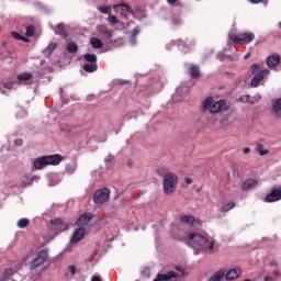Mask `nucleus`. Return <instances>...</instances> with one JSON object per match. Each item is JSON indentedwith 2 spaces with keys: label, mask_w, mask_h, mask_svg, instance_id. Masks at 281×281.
Returning <instances> with one entry per match:
<instances>
[{
  "label": "nucleus",
  "mask_w": 281,
  "mask_h": 281,
  "mask_svg": "<svg viewBox=\"0 0 281 281\" xmlns=\"http://www.w3.org/2000/svg\"><path fill=\"white\" fill-rule=\"evenodd\" d=\"M184 240L187 245H189V247H193V249H202V251H209L210 254L218 251V249L215 250L213 239L210 240L207 237L199 233H189Z\"/></svg>",
  "instance_id": "f257e3e1"
},
{
  "label": "nucleus",
  "mask_w": 281,
  "mask_h": 281,
  "mask_svg": "<svg viewBox=\"0 0 281 281\" xmlns=\"http://www.w3.org/2000/svg\"><path fill=\"white\" fill-rule=\"evenodd\" d=\"M202 111H209V113H212V115L226 113L229 111V103L223 99L215 101L213 97H209L202 102Z\"/></svg>",
  "instance_id": "f03ea898"
},
{
  "label": "nucleus",
  "mask_w": 281,
  "mask_h": 281,
  "mask_svg": "<svg viewBox=\"0 0 281 281\" xmlns=\"http://www.w3.org/2000/svg\"><path fill=\"white\" fill-rule=\"evenodd\" d=\"M64 159L65 157L60 154L43 156L34 160V168L35 170H43L45 166H58Z\"/></svg>",
  "instance_id": "7ed1b4c3"
},
{
  "label": "nucleus",
  "mask_w": 281,
  "mask_h": 281,
  "mask_svg": "<svg viewBox=\"0 0 281 281\" xmlns=\"http://www.w3.org/2000/svg\"><path fill=\"white\" fill-rule=\"evenodd\" d=\"M179 183V176L173 172H167L164 177V192L167 196H172L177 192V186Z\"/></svg>",
  "instance_id": "20e7f679"
},
{
  "label": "nucleus",
  "mask_w": 281,
  "mask_h": 281,
  "mask_svg": "<svg viewBox=\"0 0 281 281\" xmlns=\"http://www.w3.org/2000/svg\"><path fill=\"white\" fill-rule=\"evenodd\" d=\"M231 41H234L236 45H249L255 38L256 35L251 32H243L237 34L229 35Z\"/></svg>",
  "instance_id": "39448f33"
},
{
  "label": "nucleus",
  "mask_w": 281,
  "mask_h": 281,
  "mask_svg": "<svg viewBox=\"0 0 281 281\" xmlns=\"http://www.w3.org/2000/svg\"><path fill=\"white\" fill-rule=\"evenodd\" d=\"M109 199H111V189L103 188L93 193L92 201L95 205H104V203H109Z\"/></svg>",
  "instance_id": "423d86ee"
},
{
  "label": "nucleus",
  "mask_w": 281,
  "mask_h": 281,
  "mask_svg": "<svg viewBox=\"0 0 281 281\" xmlns=\"http://www.w3.org/2000/svg\"><path fill=\"white\" fill-rule=\"evenodd\" d=\"M49 258V250L43 249L41 250L36 257L31 261V269L36 270L38 267H43L45 262H47V259Z\"/></svg>",
  "instance_id": "0eeeda50"
},
{
  "label": "nucleus",
  "mask_w": 281,
  "mask_h": 281,
  "mask_svg": "<svg viewBox=\"0 0 281 281\" xmlns=\"http://www.w3.org/2000/svg\"><path fill=\"white\" fill-rule=\"evenodd\" d=\"M267 76H269V69H263L260 70L259 72H256L250 81V87H259L260 82H262V80H265V78H267Z\"/></svg>",
  "instance_id": "6e6552de"
},
{
  "label": "nucleus",
  "mask_w": 281,
  "mask_h": 281,
  "mask_svg": "<svg viewBox=\"0 0 281 281\" xmlns=\"http://www.w3.org/2000/svg\"><path fill=\"white\" fill-rule=\"evenodd\" d=\"M265 201L267 203H276V201H281V186L273 187L271 192L266 195Z\"/></svg>",
  "instance_id": "1a4fd4ad"
},
{
  "label": "nucleus",
  "mask_w": 281,
  "mask_h": 281,
  "mask_svg": "<svg viewBox=\"0 0 281 281\" xmlns=\"http://www.w3.org/2000/svg\"><path fill=\"white\" fill-rule=\"evenodd\" d=\"M271 104H272L271 114L273 115V117H277L278 120H280V117H281V98H277V99L272 100Z\"/></svg>",
  "instance_id": "9d476101"
},
{
  "label": "nucleus",
  "mask_w": 281,
  "mask_h": 281,
  "mask_svg": "<svg viewBox=\"0 0 281 281\" xmlns=\"http://www.w3.org/2000/svg\"><path fill=\"white\" fill-rule=\"evenodd\" d=\"M93 218V214L91 213H83L77 220L78 227H85V225H89L90 221Z\"/></svg>",
  "instance_id": "9b49d317"
},
{
  "label": "nucleus",
  "mask_w": 281,
  "mask_h": 281,
  "mask_svg": "<svg viewBox=\"0 0 281 281\" xmlns=\"http://www.w3.org/2000/svg\"><path fill=\"white\" fill-rule=\"evenodd\" d=\"M85 227L80 226L77 228L70 239V243H80L85 238Z\"/></svg>",
  "instance_id": "f8f14e48"
},
{
  "label": "nucleus",
  "mask_w": 281,
  "mask_h": 281,
  "mask_svg": "<svg viewBox=\"0 0 281 281\" xmlns=\"http://www.w3.org/2000/svg\"><path fill=\"white\" fill-rule=\"evenodd\" d=\"M256 186H258V180L256 179H248L245 182H243L241 184V190L244 192H247V190H254V188H256Z\"/></svg>",
  "instance_id": "ddd939ff"
},
{
  "label": "nucleus",
  "mask_w": 281,
  "mask_h": 281,
  "mask_svg": "<svg viewBox=\"0 0 281 281\" xmlns=\"http://www.w3.org/2000/svg\"><path fill=\"white\" fill-rule=\"evenodd\" d=\"M243 271L239 268H233L227 271L225 278L226 280H236V278H240Z\"/></svg>",
  "instance_id": "4468645a"
},
{
  "label": "nucleus",
  "mask_w": 281,
  "mask_h": 281,
  "mask_svg": "<svg viewBox=\"0 0 281 281\" xmlns=\"http://www.w3.org/2000/svg\"><path fill=\"white\" fill-rule=\"evenodd\" d=\"M280 65V55H272L267 58V66L269 69H273L274 67H278Z\"/></svg>",
  "instance_id": "2eb2a0df"
},
{
  "label": "nucleus",
  "mask_w": 281,
  "mask_h": 281,
  "mask_svg": "<svg viewBox=\"0 0 281 281\" xmlns=\"http://www.w3.org/2000/svg\"><path fill=\"white\" fill-rule=\"evenodd\" d=\"M12 87H14L12 81H0V93H2V95H5V90L11 91Z\"/></svg>",
  "instance_id": "dca6fc26"
},
{
  "label": "nucleus",
  "mask_w": 281,
  "mask_h": 281,
  "mask_svg": "<svg viewBox=\"0 0 281 281\" xmlns=\"http://www.w3.org/2000/svg\"><path fill=\"white\" fill-rule=\"evenodd\" d=\"M90 45H92L93 49H102V47H104L102 40H100L98 37H92L90 40Z\"/></svg>",
  "instance_id": "f3484780"
},
{
  "label": "nucleus",
  "mask_w": 281,
  "mask_h": 281,
  "mask_svg": "<svg viewBox=\"0 0 281 281\" xmlns=\"http://www.w3.org/2000/svg\"><path fill=\"white\" fill-rule=\"evenodd\" d=\"M114 8H121L122 12H127L128 14H135V12L133 11V7L128 5L127 3L116 4L114 5Z\"/></svg>",
  "instance_id": "a211bd4d"
},
{
  "label": "nucleus",
  "mask_w": 281,
  "mask_h": 281,
  "mask_svg": "<svg viewBox=\"0 0 281 281\" xmlns=\"http://www.w3.org/2000/svg\"><path fill=\"white\" fill-rule=\"evenodd\" d=\"M190 76L193 79L200 78L201 76V70L199 69V66L196 65H191L190 67Z\"/></svg>",
  "instance_id": "6ab92c4d"
},
{
  "label": "nucleus",
  "mask_w": 281,
  "mask_h": 281,
  "mask_svg": "<svg viewBox=\"0 0 281 281\" xmlns=\"http://www.w3.org/2000/svg\"><path fill=\"white\" fill-rule=\"evenodd\" d=\"M234 207H236V202L229 201L220 209V212L226 213L229 212V210H234Z\"/></svg>",
  "instance_id": "aec40b11"
},
{
  "label": "nucleus",
  "mask_w": 281,
  "mask_h": 281,
  "mask_svg": "<svg viewBox=\"0 0 281 281\" xmlns=\"http://www.w3.org/2000/svg\"><path fill=\"white\" fill-rule=\"evenodd\" d=\"M55 34L67 37V30H65V24H58L55 27Z\"/></svg>",
  "instance_id": "412c9836"
},
{
  "label": "nucleus",
  "mask_w": 281,
  "mask_h": 281,
  "mask_svg": "<svg viewBox=\"0 0 281 281\" xmlns=\"http://www.w3.org/2000/svg\"><path fill=\"white\" fill-rule=\"evenodd\" d=\"M225 278V271L220 270L215 272L207 281H221Z\"/></svg>",
  "instance_id": "4be33fe9"
},
{
  "label": "nucleus",
  "mask_w": 281,
  "mask_h": 281,
  "mask_svg": "<svg viewBox=\"0 0 281 281\" xmlns=\"http://www.w3.org/2000/svg\"><path fill=\"white\" fill-rule=\"evenodd\" d=\"M83 71L88 74H93V71H98V64H85Z\"/></svg>",
  "instance_id": "5701e85b"
},
{
  "label": "nucleus",
  "mask_w": 281,
  "mask_h": 281,
  "mask_svg": "<svg viewBox=\"0 0 281 281\" xmlns=\"http://www.w3.org/2000/svg\"><path fill=\"white\" fill-rule=\"evenodd\" d=\"M78 52V44L76 42H70L67 44V53L68 54H76Z\"/></svg>",
  "instance_id": "b1692460"
},
{
  "label": "nucleus",
  "mask_w": 281,
  "mask_h": 281,
  "mask_svg": "<svg viewBox=\"0 0 281 281\" xmlns=\"http://www.w3.org/2000/svg\"><path fill=\"white\" fill-rule=\"evenodd\" d=\"M83 58L87 63L98 64V56H95V54H86Z\"/></svg>",
  "instance_id": "393cba45"
},
{
  "label": "nucleus",
  "mask_w": 281,
  "mask_h": 281,
  "mask_svg": "<svg viewBox=\"0 0 281 281\" xmlns=\"http://www.w3.org/2000/svg\"><path fill=\"white\" fill-rule=\"evenodd\" d=\"M256 151L258 153V155H260V157H265V155H269V150L265 149V146H262V144H257L256 146Z\"/></svg>",
  "instance_id": "a878e982"
},
{
  "label": "nucleus",
  "mask_w": 281,
  "mask_h": 281,
  "mask_svg": "<svg viewBox=\"0 0 281 281\" xmlns=\"http://www.w3.org/2000/svg\"><path fill=\"white\" fill-rule=\"evenodd\" d=\"M180 221L186 225H194V216L192 215H184L180 218Z\"/></svg>",
  "instance_id": "bb28decb"
},
{
  "label": "nucleus",
  "mask_w": 281,
  "mask_h": 281,
  "mask_svg": "<svg viewBox=\"0 0 281 281\" xmlns=\"http://www.w3.org/2000/svg\"><path fill=\"white\" fill-rule=\"evenodd\" d=\"M140 30L138 26L134 27L132 31V36H131V43L132 45H135L137 43V36L139 35Z\"/></svg>",
  "instance_id": "cd10ccee"
},
{
  "label": "nucleus",
  "mask_w": 281,
  "mask_h": 281,
  "mask_svg": "<svg viewBox=\"0 0 281 281\" xmlns=\"http://www.w3.org/2000/svg\"><path fill=\"white\" fill-rule=\"evenodd\" d=\"M56 43H50L44 50L45 56H52V53L56 49Z\"/></svg>",
  "instance_id": "c85d7f7f"
},
{
  "label": "nucleus",
  "mask_w": 281,
  "mask_h": 281,
  "mask_svg": "<svg viewBox=\"0 0 281 281\" xmlns=\"http://www.w3.org/2000/svg\"><path fill=\"white\" fill-rule=\"evenodd\" d=\"M18 80L20 82H23L25 80H32V74L31 72H22V74L18 75Z\"/></svg>",
  "instance_id": "c756f323"
},
{
  "label": "nucleus",
  "mask_w": 281,
  "mask_h": 281,
  "mask_svg": "<svg viewBox=\"0 0 281 281\" xmlns=\"http://www.w3.org/2000/svg\"><path fill=\"white\" fill-rule=\"evenodd\" d=\"M29 225H30V221L25 217L18 221V227L20 229H25V227H27Z\"/></svg>",
  "instance_id": "7c9ffc66"
},
{
  "label": "nucleus",
  "mask_w": 281,
  "mask_h": 281,
  "mask_svg": "<svg viewBox=\"0 0 281 281\" xmlns=\"http://www.w3.org/2000/svg\"><path fill=\"white\" fill-rule=\"evenodd\" d=\"M100 32H102V34L106 37V38H111L113 36V33L109 30H106V26H101Z\"/></svg>",
  "instance_id": "2f4dec72"
},
{
  "label": "nucleus",
  "mask_w": 281,
  "mask_h": 281,
  "mask_svg": "<svg viewBox=\"0 0 281 281\" xmlns=\"http://www.w3.org/2000/svg\"><path fill=\"white\" fill-rule=\"evenodd\" d=\"M36 33V29L33 25L26 26V36H33Z\"/></svg>",
  "instance_id": "473e14b6"
},
{
  "label": "nucleus",
  "mask_w": 281,
  "mask_h": 281,
  "mask_svg": "<svg viewBox=\"0 0 281 281\" xmlns=\"http://www.w3.org/2000/svg\"><path fill=\"white\" fill-rule=\"evenodd\" d=\"M99 12H101V14H111V7H100Z\"/></svg>",
  "instance_id": "72a5a7b5"
},
{
  "label": "nucleus",
  "mask_w": 281,
  "mask_h": 281,
  "mask_svg": "<svg viewBox=\"0 0 281 281\" xmlns=\"http://www.w3.org/2000/svg\"><path fill=\"white\" fill-rule=\"evenodd\" d=\"M114 159H115V156H113V154L108 155L104 159L105 166H109V164H112Z\"/></svg>",
  "instance_id": "f704fd0d"
},
{
  "label": "nucleus",
  "mask_w": 281,
  "mask_h": 281,
  "mask_svg": "<svg viewBox=\"0 0 281 281\" xmlns=\"http://www.w3.org/2000/svg\"><path fill=\"white\" fill-rule=\"evenodd\" d=\"M66 172H68L69 175H74L76 172V165H74V166L68 165L66 167Z\"/></svg>",
  "instance_id": "c9c22d12"
},
{
  "label": "nucleus",
  "mask_w": 281,
  "mask_h": 281,
  "mask_svg": "<svg viewBox=\"0 0 281 281\" xmlns=\"http://www.w3.org/2000/svg\"><path fill=\"white\" fill-rule=\"evenodd\" d=\"M108 21H109V23H111V25H116V23H117V16H115V15H109Z\"/></svg>",
  "instance_id": "e433bc0d"
},
{
  "label": "nucleus",
  "mask_w": 281,
  "mask_h": 281,
  "mask_svg": "<svg viewBox=\"0 0 281 281\" xmlns=\"http://www.w3.org/2000/svg\"><path fill=\"white\" fill-rule=\"evenodd\" d=\"M11 36H13V38H15V41H21V38H23V35H21L16 31L11 32Z\"/></svg>",
  "instance_id": "4c0bfd02"
},
{
  "label": "nucleus",
  "mask_w": 281,
  "mask_h": 281,
  "mask_svg": "<svg viewBox=\"0 0 281 281\" xmlns=\"http://www.w3.org/2000/svg\"><path fill=\"white\" fill-rule=\"evenodd\" d=\"M52 225H63V218H55L50 221Z\"/></svg>",
  "instance_id": "58836bf2"
},
{
  "label": "nucleus",
  "mask_w": 281,
  "mask_h": 281,
  "mask_svg": "<svg viewBox=\"0 0 281 281\" xmlns=\"http://www.w3.org/2000/svg\"><path fill=\"white\" fill-rule=\"evenodd\" d=\"M268 265L269 267H280V262H278L276 259H271Z\"/></svg>",
  "instance_id": "ea45409f"
},
{
  "label": "nucleus",
  "mask_w": 281,
  "mask_h": 281,
  "mask_svg": "<svg viewBox=\"0 0 281 281\" xmlns=\"http://www.w3.org/2000/svg\"><path fill=\"white\" fill-rule=\"evenodd\" d=\"M258 69H260V65H258V64H252L250 67V70L252 71V74H256V71H258Z\"/></svg>",
  "instance_id": "a19ab883"
},
{
  "label": "nucleus",
  "mask_w": 281,
  "mask_h": 281,
  "mask_svg": "<svg viewBox=\"0 0 281 281\" xmlns=\"http://www.w3.org/2000/svg\"><path fill=\"white\" fill-rule=\"evenodd\" d=\"M14 273V270L12 268H8L4 270V276L10 277Z\"/></svg>",
  "instance_id": "79ce46f5"
},
{
  "label": "nucleus",
  "mask_w": 281,
  "mask_h": 281,
  "mask_svg": "<svg viewBox=\"0 0 281 281\" xmlns=\"http://www.w3.org/2000/svg\"><path fill=\"white\" fill-rule=\"evenodd\" d=\"M68 269H69L71 276H76V266L75 265L69 266Z\"/></svg>",
  "instance_id": "37998d69"
},
{
  "label": "nucleus",
  "mask_w": 281,
  "mask_h": 281,
  "mask_svg": "<svg viewBox=\"0 0 281 281\" xmlns=\"http://www.w3.org/2000/svg\"><path fill=\"white\" fill-rule=\"evenodd\" d=\"M273 276H274L276 278H281V270H280V269L273 270Z\"/></svg>",
  "instance_id": "c03bdc74"
},
{
  "label": "nucleus",
  "mask_w": 281,
  "mask_h": 281,
  "mask_svg": "<svg viewBox=\"0 0 281 281\" xmlns=\"http://www.w3.org/2000/svg\"><path fill=\"white\" fill-rule=\"evenodd\" d=\"M244 155H249L251 153V149L249 147H246L243 149Z\"/></svg>",
  "instance_id": "a18cd8bd"
},
{
  "label": "nucleus",
  "mask_w": 281,
  "mask_h": 281,
  "mask_svg": "<svg viewBox=\"0 0 281 281\" xmlns=\"http://www.w3.org/2000/svg\"><path fill=\"white\" fill-rule=\"evenodd\" d=\"M184 181L188 186L192 184V178H186Z\"/></svg>",
  "instance_id": "49530a36"
},
{
  "label": "nucleus",
  "mask_w": 281,
  "mask_h": 281,
  "mask_svg": "<svg viewBox=\"0 0 281 281\" xmlns=\"http://www.w3.org/2000/svg\"><path fill=\"white\" fill-rule=\"evenodd\" d=\"M263 280H265V281H273V277H271V276H266V277L263 278Z\"/></svg>",
  "instance_id": "de8ad7c7"
},
{
  "label": "nucleus",
  "mask_w": 281,
  "mask_h": 281,
  "mask_svg": "<svg viewBox=\"0 0 281 281\" xmlns=\"http://www.w3.org/2000/svg\"><path fill=\"white\" fill-rule=\"evenodd\" d=\"M167 3L169 5H175V3H177V0H167Z\"/></svg>",
  "instance_id": "09e8293b"
},
{
  "label": "nucleus",
  "mask_w": 281,
  "mask_h": 281,
  "mask_svg": "<svg viewBox=\"0 0 281 281\" xmlns=\"http://www.w3.org/2000/svg\"><path fill=\"white\" fill-rule=\"evenodd\" d=\"M21 41H23V43H30V38H27V37H25V36H23V35H22Z\"/></svg>",
  "instance_id": "8fccbe9b"
},
{
  "label": "nucleus",
  "mask_w": 281,
  "mask_h": 281,
  "mask_svg": "<svg viewBox=\"0 0 281 281\" xmlns=\"http://www.w3.org/2000/svg\"><path fill=\"white\" fill-rule=\"evenodd\" d=\"M250 1V3H262V1H265V0H249Z\"/></svg>",
  "instance_id": "3c124183"
},
{
  "label": "nucleus",
  "mask_w": 281,
  "mask_h": 281,
  "mask_svg": "<svg viewBox=\"0 0 281 281\" xmlns=\"http://www.w3.org/2000/svg\"><path fill=\"white\" fill-rule=\"evenodd\" d=\"M251 57V53H248L244 56V60H248Z\"/></svg>",
  "instance_id": "603ef678"
},
{
  "label": "nucleus",
  "mask_w": 281,
  "mask_h": 281,
  "mask_svg": "<svg viewBox=\"0 0 281 281\" xmlns=\"http://www.w3.org/2000/svg\"><path fill=\"white\" fill-rule=\"evenodd\" d=\"M0 60H5V53H0Z\"/></svg>",
  "instance_id": "864d4df0"
},
{
  "label": "nucleus",
  "mask_w": 281,
  "mask_h": 281,
  "mask_svg": "<svg viewBox=\"0 0 281 281\" xmlns=\"http://www.w3.org/2000/svg\"><path fill=\"white\" fill-rule=\"evenodd\" d=\"M91 281H102L100 277H92Z\"/></svg>",
  "instance_id": "5fc2aeb1"
},
{
  "label": "nucleus",
  "mask_w": 281,
  "mask_h": 281,
  "mask_svg": "<svg viewBox=\"0 0 281 281\" xmlns=\"http://www.w3.org/2000/svg\"><path fill=\"white\" fill-rule=\"evenodd\" d=\"M15 144H16V146H21V145L23 144V140L16 139V140H15Z\"/></svg>",
  "instance_id": "6e6d98bb"
},
{
  "label": "nucleus",
  "mask_w": 281,
  "mask_h": 281,
  "mask_svg": "<svg viewBox=\"0 0 281 281\" xmlns=\"http://www.w3.org/2000/svg\"><path fill=\"white\" fill-rule=\"evenodd\" d=\"M227 120H228L227 117H224V119H222V120L220 121V123H221V124H225V123L227 122Z\"/></svg>",
  "instance_id": "4d7b16f0"
},
{
  "label": "nucleus",
  "mask_w": 281,
  "mask_h": 281,
  "mask_svg": "<svg viewBox=\"0 0 281 281\" xmlns=\"http://www.w3.org/2000/svg\"><path fill=\"white\" fill-rule=\"evenodd\" d=\"M158 175H161V169H158Z\"/></svg>",
  "instance_id": "13d9d810"
},
{
  "label": "nucleus",
  "mask_w": 281,
  "mask_h": 281,
  "mask_svg": "<svg viewBox=\"0 0 281 281\" xmlns=\"http://www.w3.org/2000/svg\"><path fill=\"white\" fill-rule=\"evenodd\" d=\"M128 166H131V162H128Z\"/></svg>",
  "instance_id": "bf43d9fd"
},
{
  "label": "nucleus",
  "mask_w": 281,
  "mask_h": 281,
  "mask_svg": "<svg viewBox=\"0 0 281 281\" xmlns=\"http://www.w3.org/2000/svg\"><path fill=\"white\" fill-rule=\"evenodd\" d=\"M280 26H281V22H280Z\"/></svg>",
  "instance_id": "052dcab7"
}]
</instances>
